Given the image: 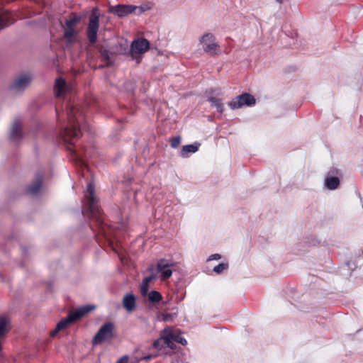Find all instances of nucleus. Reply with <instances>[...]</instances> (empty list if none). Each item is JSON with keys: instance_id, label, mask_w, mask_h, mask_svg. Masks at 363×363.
I'll use <instances>...</instances> for the list:
<instances>
[{"instance_id": "f257e3e1", "label": "nucleus", "mask_w": 363, "mask_h": 363, "mask_svg": "<svg viewBox=\"0 0 363 363\" xmlns=\"http://www.w3.org/2000/svg\"><path fill=\"white\" fill-rule=\"evenodd\" d=\"M67 125L60 133L63 140L72 143V140L79 138L81 135L80 123L83 119L82 113L73 105L69 104L67 109Z\"/></svg>"}, {"instance_id": "f03ea898", "label": "nucleus", "mask_w": 363, "mask_h": 363, "mask_svg": "<svg viewBox=\"0 0 363 363\" xmlns=\"http://www.w3.org/2000/svg\"><path fill=\"white\" fill-rule=\"evenodd\" d=\"M94 192V184L91 182L89 183L86 191L84 194V208L86 211H89L93 219L96 220L99 225H102L104 219L101 213V210L97 206Z\"/></svg>"}, {"instance_id": "7ed1b4c3", "label": "nucleus", "mask_w": 363, "mask_h": 363, "mask_svg": "<svg viewBox=\"0 0 363 363\" xmlns=\"http://www.w3.org/2000/svg\"><path fill=\"white\" fill-rule=\"evenodd\" d=\"M94 306L86 305L84 306L79 309L71 312L67 317L62 319L57 324L58 330H64L67 328L70 324L74 323L77 320L80 319L85 314L88 313L93 309H94Z\"/></svg>"}, {"instance_id": "20e7f679", "label": "nucleus", "mask_w": 363, "mask_h": 363, "mask_svg": "<svg viewBox=\"0 0 363 363\" xmlns=\"http://www.w3.org/2000/svg\"><path fill=\"white\" fill-rule=\"evenodd\" d=\"M114 324L111 322L105 323L98 330L92 339L93 345H99L104 342H110L114 337Z\"/></svg>"}, {"instance_id": "39448f33", "label": "nucleus", "mask_w": 363, "mask_h": 363, "mask_svg": "<svg viewBox=\"0 0 363 363\" xmlns=\"http://www.w3.org/2000/svg\"><path fill=\"white\" fill-rule=\"evenodd\" d=\"M81 18L74 15L72 17L67 19L65 24L62 26L63 29V37L66 41V43L73 44L74 42V37L76 32L74 30L75 26L80 21Z\"/></svg>"}, {"instance_id": "423d86ee", "label": "nucleus", "mask_w": 363, "mask_h": 363, "mask_svg": "<svg viewBox=\"0 0 363 363\" xmlns=\"http://www.w3.org/2000/svg\"><path fill=\"white\" fill-rule=\"evenodd\" d=\"M199 42L206 53L213 55L219 52V45L216 42V38L212 33L204 34L200 38Z\"/></svg>"}, {"instance_id": "0eeeda50", "label": "nucleus", "mask_w": 363, "mask_h": 363, "mask_svg": "<svg viewBox=\"0 0 363 363\" xmlns=\"http://www.w3.org/2000/svg\"><path fill=\"white\" fill-rule=\"evenodd\" d=\"M99 28V16L93 11L89 16L86 36L91 44H94L97 40V33Z\"/></svg>"}, {"instance_id": "6e6552de", "label": "nucleus", "mask_w": 363, "mask_h": 363, "mask_svg": "<svg viewBox=\"0 0 363 363\" xmlns=\"http://www.w3.org/2000/svg\"><path fill=\"white\" fill-rule=\"evenodd\" d=\"M162 340H164V343L171 349H174L175 347L174 341L182 345L187 344L186 340L182 336L179 330L171 331L164 330L162 335Z\"/></svg>"}, {"instance_id": "1a4fd4ad", "label": "nucleus", "mask_w": 363, "mask_h": 363, "mask_svg": "<svg viewBox=\"0 0 363 363\" xmlns=\"http://www.w3.org/2000/svg\"><path fill=\"white\" fill-rule=\"evenodd\" d=\"M175 266V264L165 259H160L157 264V270L160 273L161 280H166L169 279L172 274V269Z\"/></svg>"}, {"instance_id": "9d476101", "label": "nucleus", "mask_w": 363, "mask_h": 363, "mask_svg": "<svg viewBox=\"0 0 363 363\" xmlns=\"http://www.w3.org/2000/svg\"><path fill=\"white\" fill-rule=\"evenodd\" d=\"M255 104V99L250 94H242L235 97L229 103V106L232 109L240 108L244 105L251 106Z\"/></svg>"}, {"instance_id": "9b49d317", "label": "nucleus", "mask_w": 363, "mask_h": 363, "mask_svg": "<svg viewBox=\"0 0 363 363\" xmlns=\"http://www.w3.org/2000/svg\"><path fill=\"white\" fill-rule=\"evenodd\" d=\"M150 48V43L145 38H138L133 41L130 48L132 56L135 57V55L145 52Z\"/></svg>"}, {"instance_id": "f8f14e48", "label": "nucleus", "mask_w": 363, "mask_h": 363, "mask_svg": "<svg viewBox=\"0 0 363 363\" xmlns=\"http://www.w3.org/2000/svg\"><path fill=\"white\" fill-rule=\"evenodd\" d=\"M137 9L138 7L136 6L118 4L117 6H112L110 9V11L111 13L121 18L132 13Z\"/></svg>"}, {"instance_id": "ddd939ff", "label": "nucleus", "mask_w": 363, "mask_h": 363, "mask_svg": "<svg viewBox=\"0 0 363 363\" xmlns=\"http://www.w3.org/2000/svg\"><path fill=\"white\" fill-rule=\"evenodd\" d=\"M31 77L28 74H23L18 77L12 84L11 88L16 91L24 90L30 83Z\"/></svg>"}, {"instance_id": "4468645a", "label": "nucleus", "mask_w": 363, "mask_h": 363, "mask_svg": "<svg viewBox=\"0 0 363 363\" xmlns=\"http://www.w3.org/2000/svg\"><path fill=\"white\" fill-rule=\"evenodd\" d=\"M43 183V174H38L35 177L34 182L28 186L27 192L32 196L38 194L40 191Z\"/></svg>"}, {"instance_id": "2eb2a0df", "label": "nucleus", "mask_w": 363, "mask_h": 363, "mask_svg": "<svg viewBox=\"0 0 363 363\" xmlns=\"http://www.w3.org/2000/svg\"><path fill=\"white\" fill-rule=\"evenodd\" d=\"M123 306L128 312H132L136 307V298L134 294H128L123 298Z\"/></svg>"}, {"instance_id": "dca6fc26", "label": "nucleus", "mask_w": 363, "mask_h": 363, "mask_svg": "<svg viewBox=\"0 0 363 363\" xmlns=\"http://www.w3.org/2000/svg\"><path fill=\"white\" fill-rule=\"evenodd\" d=\"M15 21L13 16L8 11H0V30Z\"/></svg>"}, {"instance_id": "f3484780", "label": "nucleus", "mask_w": 363, "mask_h": 363, "mask_svg": "<svg viewBox=\"0 0 363 363\" xmlns=\"http://www.w3.org/2000/svg\"><path fill=\"white\" fill-rule=\"evenodd\" d=\"M67 87V84L64 79L62 78L57 79L55 84V96L57 97L62 96L65 93Z\"/></svg>"}, {"instance_id": "a211bd4d", "label": "nucleus", "mask_w": 363, "mask_h": 363, "mask_svg": "<svg viewBox=\"0 0 363 363\" xmlns=\"http://www.w3.org/2000/svg\"><path fill=\"white\" fill-rule=\"evenodd\" d=\"M21 123L20 120L16 119L14 121L12 125L11 131V138L13 140H16L21 138Z\"/></svg>"}, {"instance_id": "6ab92c4d", "label": "nucleus", "mask_w": 363, "mask_h": 363, "mask_svg": "<svg viewBox=\"0 0 363 363\" xmlns=\"http://www.w3.org/2000/svg\"><path fill=\"white\" fill-rule=\"evenodd\" d=\"M155 278V275H151L143 279L140 286V293L143 296H147L149 290V284Z\"/></svg>"}, {"instance_id": "aec40b11", "label": "nucleus", "mask_w": 363, "mask_h": 363, "mask_svg": "<svg viewBox=\"0 0 363 363\" xmlns=\"http://www.w3.org/2000/svg\"><path fill=\"white\" fill-rule=\"evenodd\" d=\"M340 184V180L336 177H327L325 179V186L330 190L335 189L338 187Z\"/></svg>"}, {"instance_id": "412c9836", "label": "nucleus", "mask_w": 363, "mask_h": 363, "mask_svg": "<svg viewBox=\"0 0 363 363\" xmlns=\"http://www.w3.org/2000/svg\"><path fill=\"white\" fill-rule=\"evenodd\" d=\"M199 150V144H191L183 146L181 155L183 157H187L189 153H194Z\"/></svg>"}, {"instance_id": "4be33fe9", "label": "nucleus", "mask_w": 363, "mask_h": 363, "mask_svg": "<svg viewBox=\"0 0 363 363\" xmlns=\"http://www.w3.org/2000/svg\"><path fill=\"white\" fill-rule=\"evenodd\" d=\"M147 295L148 296V300L152 303H159L162 298L161 294L154 290L147 293Z\"/></svg>"}, {"instance_id": "5701e85b", "label": "nucleus", "mask_w": 363, "mask_h": 363, "mask_svg": "<svg viewBox=\"0 0 363 363\" xmlns=\"http://www.w3.org/2000/svg\"><path fill=\"white\" fill-rule=\"evenodd\" d=\"M208 101L211 103V104L216 107L217 110L222 113L223 111V106L219 99L215 97H211Z\"/></svg>"}, {"instance_id": "b1692460", "label": "nucleus", "mask_w": 363, "mask_h": 363, "mask_svg": "<svg viewBox=\"0 0 363 363\" xmlns=\"http://www.w3.org/2000/svg\"><path fill=\"white\" fill-rule=\"evenodd\" d=\"M228 267V264L225 263H220L217 266L214 267L213 272L217 274L222 273L224 270L227 269Z\"/></svg>"}, {"instance_id": "393cba45", "label": "nucleus", "mask_w": 363, "mask_h": 363, "mask_svg": "<svg viewBox=\"0 0 363 363\" xmlns=\"http://www.w3.org/2000/svg\"><path fill=\"white\" fill-rule=\"evenodd\" d=\"M101 56L102 59L104 61H106V65H108L110 64V62H109V60H110L109 52L106 50H101Z\"/></svg>"}, {"instance_id": "a878e982", "label": "nucleus", "mask_w": 363, "mask_h": 363, "mask_svg": "<svg viewBox=\"0 0 363 363\" xmlns=\"http://www.w3.org/2000/svg\"><path fill=\"white\" fill-rule=\"evenodd\" d=\"M181 143V138L179 136L174 137L171 140V146L173 148H177Z\"/></svg>"}, {"instance_id": "bb28decb", "label": "nucleus", "mask_w": 363, "mask_h": 363, "mask_svg": "<svg viewBox=\"0 0 363 363\" xmlns=\"http://www.w3.org/2000/svg\"><path fill=\"white\" fill-rule=\"evenodd\" d=\"M162 342H164V340H162V335L160 339L154 342L153 347L157 349H161L162 347Z\"/></svg>"}, {"instance_id": "cd10ccee", "label": "nucleus", "mask_w": 363, "mask_h": 363, "mask_svg": "<svg viewBox=\"0 0 363 363\" xmlns=\"http://www.w3.org/2000/svg\"><path fill=\"white\" fill-rule=\"evenodd\" d=\"M175 316V314L166 313L162 314V320L164 321H169Z\"/></svg>"}, {"instance_id": "c85d7f7f", "label": "nucleus", "mask_w": 363, "mask_h": 363, "mask_svg": "<svg viewBox=\"0 0 363 363\" xmlns=\"http://www.w3.org/2000/svg\"><path fill=\"white\" fill-rule=\"evenodd\" d=\"M128 356H123L121 358H120L116 363H128Z\"/></svg>"}, {"instance_id": "c756f323", "label": "nucleus", "mask_w": 363, "mask_h": 363, "mask_svg": "<svg viewBox=\"0 0 363 363\" xmlns=\"http://www.w3.org/2000/svg\"><path fill=\"white\" fill-rule=\"evenodd\" d=\"M221 256L219 254H213L209 257L208 260L220 259Z\"/></svg>"}, {"instance_id": "7c9ffc66", "label": "nucleus", "mask_w": 363, "mask_h": 363, "mask_svg": "<svg viewBox=\"0 0 363 363\" xmlns=\"http://www.w3.org/2000/svg\"><path fill=\"white\" fill-rule=\"evenodd\" d=\"M60 330H58L57 329V325L55 329L50 332V336L51 337H55L58 333V332L60 331Z\"/></svg>"}, {"instance_id": "2f4dec72", "label": "nucleus", "mask_w": 363, "mask_h": 363, "mask_svg": "<svg viewBox=\"0 0 363 363\" xmlns=\"http://www.w3.org/2000/svg\"><path fill=\"white\" fill-rule=\"evenodd\" d=\"M152 355H147V356H145L144 357V359L145 360H150V359H152Z\"/></svg>"}, {"instance_id": "473e14b6", "label": "nucleus", "mask_w": 363, "mask_h": 363, "mask_svg": "<svg viewBox=\"0 0 363 363\" xmlns=\"http://www.w3.org/2000/svg\"><path fill=\"white\" fill-rule=\"evenodd\" d=\"M279 3L281 4L282 3V0H277Z\"/></svg>"}]
</instances>
